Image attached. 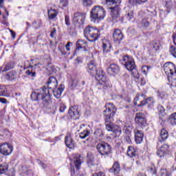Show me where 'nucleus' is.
I'll return each instance as SVG.
<instances>
[{
    "mask_svg": "<svg viewBox=\"0 0 176 176\" xmlns=\"http://www.w3.org/2000/svg\"><path fill=\"white\" fill-rule=\"evenodd\" d=\"M112 45H111V42L107 39L102 40V49L103 52H109Z\"/></svg>",
    "mask_w": 176,
    "mask_h": 176,
    "instance_id": "nucleus-29",
    "label": "nucleus"
},
{
    "mask_svg": "<svg viewBox=\"0 0 176 176\" xmlns=\"http://www.w3.org/2000/svg\"><path fill=\"white\" fill-rule=\"evenodd\" d=\"M57 85H58L57 79L54 76H51L47 82L48 89H50L51 90L52 89H56V87H57Z\"/></svg>",
    "mask_w": 176,
    "mask_h": 176,
    "instance_id": "nucleus-20",
    "label": "nucleus"
},
{
    "mask_svg": "<svg viewBox=\"0 0 176 176\" xmlns=\"http://www.w3.org/2000/svg\"><path fill=\"white\" fill-rule=\"evenodd\" d=\"M162 44H160V41L155 40L150 43L148 52L151 56H155V54H156V52L160 50Z\"/></svg>",
    "mask_w": 176,
    "mask_h": 176,
    "instance_id": "nucleus-11",
    "label": "nucleus"
},
{
    "mask_svg": "<svg viewBox=\"0 0 176 176\" xmlns=\"http://www.w3.org/2000/svg\"><path fill=\"white\" fill-rule=\"evenodd\" d=\"M84 36L89 42H96L100 38V30L96 28L88 26L84 30Z\"/></svg>",
    "mask_w": 176,
    "mask_h": 176,
    "instance_id": "nucleus-5",
    "label": "nucleus"
},
{
    "mask_svg": "<svg viewBox=\"0 0 176 176\" xmlns=\"http://www.w3.org/2000/svg\"><path fill=\"white\" fill-rule=\"evenodd\" d=\"M6 77L8 78V80H12L14 78V75H13V72H9Z\"/></svg>",
    "mask_w": 176,
    "mask_h": 176,
    "instance_id": "nucleus-51",
    "label": "nucleus"
},
{
    "mask_svg": "<svg viewBox=\"0 0 176 176\" xmlns=\"http://www.w3.org/2000/svg\"><path fill=\"white\" fill-rule=\"evenodd\" d=\"M168 138V132L166 129H162L160 133V137H159L160 142H163V141L167 140Z\"/></svg>",
    "mask_w": 176,
    "mask_h": 176,
    "instance_id": "nucleus-26",
    "label": "nucleus"
},
{
    "mask_svg": "<svg viewBox=\"0 0 176 176\" xmlns=\"http://www.w3.org/2000/svg\"><path fill=\"white\" fill-rule=\"evenodd\" d=\"M8 164L4 163L2 164H0V175L1 174H5L8 171Z\"/></svg>",
    "mask_w": 176,
    "mask_h": 176,
    "instance_id": "nucleus-39",
    "label": "nucleus"
},
{
    "mask_svg": "<svg viewBox=\"0 0 176 176\" xmlns=\"http://www.w3.org/2000/svg\"><path fill=\"white\" fill-rule=\"evenodd\" d=\"M56 16H57V10H53V9H50L48 10L49 19H50L51 20H53V19H56Z\"/></svg>",
    "mask_w": 176,
    "mask_h": 176,
    "instance_id": "nucleus-36",
    "label": "nucleus"
},
{
    "mask_svg": "<svg viewBox=\"0 0 176 176\" xmlns=\"http://www.w3.org/2000/svg\"><path fill=\"white\" fill-rule=\"evenodd\" d=\"M126 154L129 157H135L137 156V151L134 147L129 146Z\"/></svg>",
    "mask_w": 176,
    "mask_h": 176,
    "instance_id": "nucleus-30",
    "label": "nucleus"
},
{
    "mask_svg": "<svg viewBox=\"0 0 176 176\" xmlns=\"http://www.w3.org/2000/svg\"><path fill=\"white\" fill-rule=\"evenodd\" d=\"M83 46H87V42H86L85 40H78L76 42V50L82 49Z\"/></svg>",
    "mask_w": 176,
    "mask_h": 176,
    "instance_id": "nucleus-32",
    "label": "nucleus"
},
{
    "mask_svg": "<svg viewBox=\"0 0 176 176\" xmlns=\"http://www.w3.org/2000/svg\"><path fill=\"white\" fill-rule=\"evenodd\" d=\"M106 109L103 111L104 119L105 122L106 130L107 131H112L113 135L115 138L120 137L122 134V128L118 125H114L112 124L116 115V106L113 103H107L105 104Z\"/></svg>",
    "mask_w": 176,
    "mask_h": 176,
    "instance_id": "nucleus-1",
    "label": "nucleus"
},
{
    "mask_svg": "<svg viewBox=\"0 0 176 176\" xmlns=\"http://www.w3.org/2000/svg\"><path fill=\"white\" fill-rule=\"evenodd\" d=\"M10 33H11V35H12V38H15L16 32H14L13 30H10Z\"/></svg>",
    "mask_w": 176,
    "mask_h": 176,
    "instance_id": "nucleus-61",
    "label": "nucleus"
},
{
    "mask_svg": "<svg viewBox=\"0 0 176 176\" xmlns=\"http://www.w3.org/2000/svg\"><path fill=\"white\" fill-rule=\"evenodd\" d=\"M124 130L125 133L124 139L126 142L128 144H131V131H130V129L126 126H124Z\"/></svg>",
    "mask_w": 176,
    "mask_h": 176,
    "instance_id": "nucleus-24",
    "label": "nucleus"
},
{
    "mask_svg": "<svg viewBox=\"0 0 176 176\" xmlns=\"http://www.w3.org/2000/svg\"><path fill=\"white\" fill-rule=\"evenodd\" d=\"M81 164H82V162L80 161V155H76V157L74 160V165H75V167L77 168V170H79V167H80Z\"/></svg>",
    "mask_w": 176,
    "mask_h": 176,
    "instance_id": "nucleus-35",
    "label": "nucleus"
},
{
    "mask_svg": "<svg viewBox=\"0 0 176 176\" xmlns=\"http://www.w3.org/2000/svg\"><path fill=\"white\" fill-rule=\"evenodd\" d=\"M59 6L60 8L68 6V0H60Z\"/></svg>",
    "mask_w": 176,
    "mask_h": 176,
    "instance_id": "nucleus-45",
    "label": "nucleus"
},
{
    "mask_svg": "<svg viewBox=\"0 0 176 176\" xmlns=\"http://www.w3.org/2000/svg\"><path fill=\"white\" fill-rule=\"evenodd\" d=\"M96 149L101 156H109L112 153V147L104 142L98 143L96 145Z\"/></svg>",
    "mask_w": 176,
    "mask_h": 176,
    "instance_id": "nucleus-7",
    "label": "nucleus"
},
{
    "mask_svg": "<svg viewBox=\"0 0 176 176\" xmlns=\"http://www.w3.org/2000/svg\"><path fill=\"white\" fill-rule=\"evenodd\" d=\"M120 72V67L116 64H111L110 66L107 68V73L109 75L115 76Z\"/></svg>",
    "mask_w": 176,
    "mask_h": 176,
    "instance_id": "nucleus-16",
    "label": "nucleus"
},
{
    "mask_svg": "<svg viewBox=\"0 0 176 176\" xmlns=\"http://www.w3.org/2000/svg\"><path fill=\"white\" fill-rule=\"evenodd\" d=\"M65 144L67 148H69V149H72L74 146V140H72V138H71L69 135L66 136L65 138Z\"/></svg>",
    "mask_w": 176,
    "mask_h": 176,
    "instance_id": "nucleus-27",
    "label": "nucleus"
},
{
    "mask_svg": "<svg viewBox=\"0 0 176 176\" xmlns=\"http://www.w3.org/2000/svg\"><path fill=\"white\" fill-rule=\"evenodd\" d=\"M56 108H59V112L63 113L67 109V106L61 102V100H58L56 102Z\"/></svg>",
    "mask_w": 176,
    "mask_h": 176,
    "instance_id": "nucleus-31",
    "label": "nucleus"
},
{
    "mask_svg": "<svg viewBox=\"0 0 176 176\" xmlns=\"http://www.w3.org/2000/svg\"><path fill=\"white\" fill-rule=\"evenodd\" d=\"M120 61L128 71L131 72L135 69V62L133 57L129 56V55H125L122 57V59L120 60Z\"/></svg>",
    "mask_w": 176,
    "mask_h": 176,
    "instance_id": "nucleus-8",
    "label": "nucleus"
},
{
    "mask_svg": "<svg viewBox=\"0 0 176 176\" xmlns=\"http://www.w3.org/2000/svg\"><path fill=\"white\" fill-rule=\"evenodd\" d=\"M169 51L170 54H172V56H173V57L176 58V47L174 45H171L170 47Z\"/></svg>",
    "mask_w": 176,
    "mask_h": 176,
    "instance_id": "nucleus-42",
    "label": "nucleus"
},
{
    "mask_svg": "<svg viewBox=\"0 0 176 176\" xmlns=\"http://www.w3.org/2000/svg\"><path fill=\"white\" fill-rule=\"evenodd\" d=\"M8 89L3 85H0V96L8 97Z\"/></svg>",
    "mask_w": 176,
    "mask_h": 176,
    "instance_id": "nucleus-38",
    "label": "nucleus"
},
{
    "mask_svg": "<svg viewBox=\"0 0 176 176\" xmlns=\"http://www.w3.org/2000/svg\"><path fill=\"white\" fill-rule=\"evenodd\" d=\"M71 45H72V43H71V42H68L66 44L65 47H66V50H67V52H69V50H70L69 46H71Z\"/></svg>",
    "mask_w": 176,
    "mask_h": 176,
    "instance_id": "nucleus-56",
    "label": "nucleus"
},
{
    "mask_svg": "<svg viewBox=\"0 0 176 176\" xmlns=\"http://www.w3.org/2000/svg\"><path fill=\"white\" fill-rule=\"evenodd\" d=\"M94 135L98 140H102V137H104V133H102V130L101 129H96L94 133Z\"/></svg>",
    "mask_w": 176,
    "mask_h": 176,
    "instance_id": "nucleus-37",
    "label": "nucleus"
},
{
    "mask_svg": "<svg viewBox=\"0 0 176 176\" xmlns=\"http://www.w3.org/2000/svg\"><path fill=\"white\" fill-rule=\"evenodd\" d=\"M135 134V141L136 144H141L144 140V132L141 130L135 129L134 130Z\"/></svg>",
    "mask_w": 176,
    "mask_h": 176,
    "instance_id": "nucleus-18",
    "label": "nucleus"
},
{
    "mask_svg": "<svg viewBox=\"0 0 176 176\" xmlns=\"http://www.w3.org/2000/svg\"><path fill=\"white\" fill-rule=\"evenodd\" d=\"M110 173H112L113 174H115L116 175L119 174L120 173V164L119 162H116L112 168L109 169Z\"/></svg>",
    "mask_w": 176,
    "mask_h": 176,
    "instance_id": "nucleus-23",
    "label": "nucleus"
},
{
    "mask_svg": "<svg viewBox=\"0 0 176 176\" xmlns=\"http://www.w3.org/2000/svg\"><path fill=\"white\" fill-rule=\"evenodd\" d=\"M164 69L169 83H171L173 87H176V70L174 64L170 62L165 63Z\"/></svg>",
    "mask_w": 176,
    "mask_h": 176,
    "instance_id": "nucleus-4",
    "label": "nucleus"
},
{
    "mask_svg": "<svg viewBox=\"0 0 176 176\" xmlns=\"http://www.w3.org/2000/svg\"><path fill=\"white\" fill-rule=\"evenodd\" d=\"M41 65H42V63L39 62L35 63L34 65L30 63L27 67L28 70L25 72V74L28 75V76L35 78V76H36V68H41Z\"/></svg>",
    "mask_w": 176,
    "mask_h": 176,
    "instance_id": "nucleus-10",
    "label": "nucleus"
},
{
    "mask_svg": "<svg viewBox=\"0 0 176 176\" xmlns=\"http://www.w3.org/2000/svg\"><path fill=\"white\" fill-rule=\"evenodd\" d=\"M90 135V131L85 130L82 132L80 133V138L81 140H85V138H87Z\"/></svg>",
    "mask_w": 176,
    "mask_h": 176,
    "instance_id": "nucleus-41",
    "label": "nucleus"
},
{
    "mask_svg": "<svg viewBox=\"0 0 176 176\" xmlns=\"http://www.w3.org/2000/svg\"><path fill=\"white\" fill-rule=\"evenodd\" d=\"M68 113L70 118L74 120H77V119L80 118V113H79V111H78V107H71L68 111Z\"/></svg>",
    "mask_w": 176,
    "mask_h": 176,
    "instance_id": "nucleus-15",
    "label": "nucleus"
},
{
    "mask_svg": "<svg viewBox=\"0 0 176 176\" xmlns=\"http://www.w3.org/2000/svg\"><path fill=\"white\" fill-rule=\"evenodd\" d=\"M163 3L164 7L167 9V12H169L173 8V1L171 0H164Z\"/></svg>",
    "mask_w": 176,
    "mask_h": 176,
    "instance_id": "nucleus-33",
    "label": "nucleus"
},
{
    "mask_svg": "<svg viewBox=\"0 0 176 176\" xmlns=\"http://www.w3.org/2000/svg\"><path fill=\"white\" fill-rule=\"evenodd\" d=\"M148 101H151V98L148 99H143V100L140 101V104H138V107H143V105L148 104Z\"/></svg>",
    "mask_w": 176,
    "mask_h": 176,
    "instance_id": "nucleus-47",
    "label": "nucleus"
},
{
    "mask_svg": "<svg viewBox=\"0 0 176 176\" xmlns=\"http://www.w3.org/2000/svg\"><path fill=\"white\" fill-rule=\"evenodd\" d=\"M73 89H75V87H76V86H78V80H74L72 82V85H71Z\"/></svg>",
    "mask_w": 176,
    "mask_h": 176,
    "instance_id": "nucleus-52",
    "label": "nucleus"
},
{
    "mask_svg": "<svg viewBox=\"0 0 176 176\" xmlns=\"http://www.w3.org/2000/svg\"><path fill=\"white\" fill-rule=\"evenodd\" d=\"M173 43L176 46V34L173 36Z\"/></svg>",
    "mask_w": 176,
    "mask_h": 176,
    "instance_id": "nucleus-62",
    "label": "nucleus"
},
{
    "mask_svg": "<svg viewBox=\"0 0 176 176\" xmlns=\"http://www.w3.org/2000/svg\"><path fill=\"white\" fill-rule=\"evenodd\" d=\"M83 6H91L93 5V0H82Z\"/></svg>",
    "mask_w": 176,
    "mask_h": 176,
    "instance_id": "nucleus-43",
    "label": "nucleus"
},
{
    "mask_svg": "<svg viewBox=\"0 0 176 176\" xmlns=\"http://www.w3.org/2000/svg\"><path fill=\"white\" fill-rule=\"evenodd\" d=\"M160 175L161 176H171L170 173H168V171H167L166 169H162L160 171Z\"/></svg>",
    "mask_w": 176,
    "mask_h": 176,
    "instance_id": "nucleus-46",
    "label": "nucleus"
},
{
    "mask_svg": "<svg viewBox=\"0 0 176 176\" xmlns=\"http://www.w3.org/2000/svg\"><path fill=\"white\" fill-rule=\"evenodd\" d=\"M142 27H144V28H148L149 27V21L146 19H143L142 21Z\"/></svg>",
    "mask_w": 176,
    "mask_h": 176,
    "instance_id": "nucleus-48",
    "label": "nucleus"
},
{
    "mask_svg": "<svg viewBox=\"0 0 176 176\" xmlns=\"http://www.w3.org/2000/svg\"><path fill=\"white\" fill-rule=\"evenodd\" d=\"M109 9L111 10L113 21L118 22L119 20L121 21L122 18H120V10L119 7H110Z\"/></svg>",
    "mask_w": 176,
    "mask_h": 176,
    "instance_id": "nucleus-14",
    "label": "nucleus"
},
{
    "mask_svg": "<svg viewBox=\"0 0 176 176\" xmlns=\"http://www.w3.org/2000/svg\"><path fill=\"white\" fill-rule=\"evenodd\" d=\"M149 69H151V67H148V66L142 67V72L144 75H147L148 72H149Z\"/></svg>",
    "mask_w": 176,
    "mask_h": 176,
    "instance_id": "nucleus-44",
    "label": "nucleus"
},
{
    "mask_svg": "<svg viewBox=\"0 0 176 176\" xmlns=\"http://www.w3.org/2000/svg\"><path fill=\"white\" fill-rule=\"evenodd\" d=\"M71 175L72 176H76V175H75V169H72Z\"/></svg>",
    "mask_w": 176,
    "mask_h": 176,
    "instance_id": "nucleus-64",
    "label": "nucleus"
},
{
    "mask_svg": "<svg viewBox=\"0 0 176 176\" xmlns=\"http://www.w3.org/2000/svg\"><path fill=\"white\" fill-rule=\"evenodd\" d=\"M105 17V10L104 8L96 6L94 7L91 10V21L96 23L102 20Z\"/></svg>",
    "mask_w": 176,
    "mask_h": 176,
    "instance_id": "nucleus-6",
    "label": "nucleus"
},
{
    "mask_svg": "<svg viewBox=\"0 0 176 176\" xmlns=\"http://www.w3.org/2000/svg\"><path fill=\"white\" fill-rule=\"evenodd\" d=\"M12 68V65L10 63H8L5 67L4 69L2 70V72H6V71H9Z\"/></svg>",
    "mask_w": 176,
    "mask_h": 176,
    "instance_id": "nucleus-50",
    "label": "nucleus"
},
{
    "mask_svg": "<svg viewBox=\"0 0 176 176\" xmlns=\"http://www.w3.org/2000/svg\"><path fill=\"white\" fill-rule=\"evenodd\" d=\"M88 72L91 74V75L95 76L96 80H98L100 85H102L103 87H109L111 85L108 80H107V76H105V72L102 70H97V66L96 65L94 61L91 60L88 63Z\"/></svg>",
    "mask_w": 176,
    "mask_h": 176,
    "instance_id": "nucleus-2",
    "label": "nucleus"
},
{
    "mask_svg": "<svg viewBox=\"0 0 176 176\" xmlns=\"http://www.w3.org/2000/svg\"><path fill=\"white\" fill-rule=\"evenodd\" d=\"M56 32H57V30H56V28H52V31H51L50 33V36L51 38H54V36H56Z\"/></svg>",
    "mask_w": 176,
    "mask_h": 176,
    "instance_id": "nucleus-53",
    "label": "nucleus"
},
{
    "mask_svg": "<svg viewBox=\"0 0 176 176\" xmlns=\"http://www.w3.org/2000/svg\"><path fill=\"white\" fill-rule=\"evenodd\" d=\"M157 94L162 100H167V94L162 89H159L157 91Z\"/></svg>",
    "mask_w": 176,
    "mask_h": 176,
    "instance_id": "nucleus-40",
    "label": "nucleus"
},
{
    "mask_svg": "<svg viewBox=\"0 0 176 176\" xmlns=\"http://www.w3.org/2000/svg\"><path fill=\"white\" fill-rule=\"evenodd\" d=\"M65 87L63 85H60L59 88L55 87L54 89H52L53 94L56 98H60L61 97V93L64 91Z\"/></svg>",
    "mask_w": 176,
    "mask_h": 176,
    "instance_id": "nucleus-21",
    "label": "nucleus"
},
{
    "mask_svg": "<svg viewBox=\"0 0 176 176\" xmlns=\"http://www.w3.org/2000/svg\"><path fill=\"white\" fill-rule=\"evenodd\" d=\"M168 149H170V146L168 144L162 145L157 151V156L159 157H163L166 153H168Z\"/></svg>",
    "mask_w": 176,
    "mask_h": 176,
    "instance_id": "nucleus-19",
    "label": "nucleus"
},
{
    "mask_svg": "<svg viewBox=\"0 0 176 176\" xmlns=\"http://www.w3.org/2000/svg\"><path fill=\"white\" fill-rule=\"evenodd\" d=\"M93 176H105V175L102 172H99L94 174Z\"/></svg>",
    "mask_w": 176,
    "mask_h": 176,
    "instance_id": "nucleus-58",
    "label": "nucleus"
},
{
    "mask_svg": "<svg viewBox=\"0 0 176 176\" xmlns=\"http://www.w3.org/2000/svg\"><path fill=\"white\" fill-rule=\"evenodd\" d=\"M31 98L32 101H38V100L42 99L43 104L45 108H50V104H52V98L50 97V93L49 89L43 87L34 91L31 94Z\"/></svg>",
    "mask_w": 176,
    "mask_h": 176,
    "instance_id": "nucleus-3",
    "label": "nucleus"
},
{
    "mask_svg": "<svg viewBox=\"0 0 176 176\" xmlns=\"http://www.w3.org/2000/svg\"><path fill=\"white\" fill-rule=\"evenodd\" d=\"M157 109L159 112H160L162 115L164 114V112H166V109H164V107L162 105H158Z\"/></svg>",
    "mask_w": 176,
    "mask_h": 176,
    "instance_id": "nucleus-49",
    "label": "nucleus"
},
{
    "mask_svg": "<svg viewBox=\"0 0 176 176\" xmlns=\"http://www.w3.org/2000/svg\"><path fill=\"white\" fill-rule=\"evenodd\" d=\"M12 152H13V146H12V144L4 143L1 145L0 153L4 155V156H9Z\"/></svg>",
    "mask_w": 176,
    "mask_h": 176,
    "instance_id": "nucleus-12",
    "label": "nucleus"
},
{
    "mask_svg": "<svg viewBox=\"0 0 176 176\" xmlns=\"http://www.w3.org/2000/svg\"><path fill=\"white\" fill-rule=\"evenodd\" d=\"M148 2V0H128V3L131 6H138V5H142Z\"/></svg>",
    "mask_w": 176,
    "mask_h": 176,
    "instance_id": "nucleus-28",
    "label": "nucleus"
},
{
    "mask_svg": "<svg viewBox=\"0 0 176 176\" xmlns=\"http://www.w3.org/2000/svg\"><path fill=\"white\" fill-rule=\"evenodd\" d=\"M65 24L66 25H69L71 24V22H69V16H65Z\"/></svg>",
    "mask_w": 176,
    "mask_h": 176,
    "instance_id": "nucleus-55",
    "label": "nucleus"
},
{
    "mask_svg": "<svg viewBox=\"0 0 176 176\" xmlns=\"http://www.w3.org/2000/svg\"><path fill=\"white\" fill-rule=\"evenodd\" d=\"M123 33L119 29H116L113 33V41L116 42V43H120V41L123 40Z\"/></svg>",
    "mask_w": 176,
    "mask_h": 176,
    "instance_id": "nucleus-17",
    "label": "nucleus"
},
{
    "mask_svg": "<svg viewBox=\"0 0 176 176\" xmlns=\"http://www.w3.org/2000/svg\"><path fill=\"white\" fill-rule=\"evenodd\" d=\"M82 63V59H80V57H77L75 60V64H80Z\"/></svg>",
    "mask_w": 176,
    "mask_h": 176,
    "instance_id": "nucleus-57",
    "label": "nucleus"
},
{
    "mask_svg": "<svg viewBox=\"0 0 176 176\" xmlns=\"http://www.w3.org/2000/svg\"><path fill=\"white\" fill-rule=\"evenodd\" d=\"M168 120L172 126H175V124H176V113H173V114L169 116Z\"/></svg>",
    "mask_w": 176,
    "mask_h": 176,
    "instance_id": "nucleus-34",
    "label": "nucleus"
},
{
    "mask_svg": "<svg viewBox=\"0 0 176 176\" xmlns=\"http://www.w3.org/2000/svg\"><path fill=\"white\" fill-rule=\"evenodd\" d=\"M135 121L141 127L146 126V119L145 118V114H144V113H137Z\"/></svg>",
    "mask_w": 176,
    "mask_h": 176,
    "instance_id": "nucleus-13",
    "label": "nucleus"
},
{
    "mask_svg": "<svg viewBox=\"0 0 176 176\" xmlns=\"http://www.w3.org/2000/svg\"><path fill=\"white\" fill-rule=\"evenodd\" d=\"M120 2L119 0H104L102 3L110 6V8H119L118 3H120Z\"/></svg>",
    "mask_w": 176,
    "mask_h": 176,
    "instance_id": "nucleus-25",
    "label": "nucleus"
},
{
    "mask_svg": "<svg viewBox=\"0 0 176 176\" xmlns=\"http://www.w3.org/2000/svg\"><path fill=\"white\" fill-rule=\"evenodd\" d=\"M6 99L3 98H0V102H2V104H6Z\"/></svg>",
    "mask_w": 176,
    "mask_h": 176,
    "instance_id": "nucleus-60",
    "label": "nucleus"
},
{
    "mask_svg": "<svg viewBox=\"0 0 176 176\" xmlns=\"http://www.w3.org/2000/svg\"><path fill=\"white\" fill-rule=\"evenodd\" d=\"M87 165L89 166V167H93V166H94V162H93V161H88L87 162Z\"/></svg>",
    "mask_w": 176,
    "mask_h": 176,
    "instance_id": "nucleus-59",
    "label": "nucleus"
},
{
    "mask_svg": "<svg viewBox=\"0 0 176 176\" xmlns=\"http://www.w3.org/2000/svg\"><path fill=\"white\" fill-rule=\"evenodd\" d=\"M86 19V14L85 13H80L77 12L75 13L73 16L72 23L75 25V27H80L85 23V20Z\"/></svg>",
    "mask_w": 176,
    "mask_h": 176,
    "instance_id": "nucleus-9",
    "label": "nucleus"
},
{
    "mask_svg": "<svg viewBox=\"0 0 176 176\" xmlns=\"http://www.w3.org/2000/svg\"><path fill=\"white\" fill-rule=\"evenodd\" d=\"M3 2L5 0H0V8H3Z\"/></svg>",
    "mask_w": 176,
    "mask_h": 176,
    "instance_id": "nucleus-63",
    "label": "nucleus"
},
{
    "mask_svg": "<svg viewBox=\"0 0 176 176\" xmlns=\"http://www.w3.org/2000/svg\"><path fill=\"white\" fill-rule=\"evenodd\" d=\"M133 19H134V12L130 11L125 14L124 16L121 17V23H123L124 21L127 23V21H130V20H133Z\"/></svg>",
    "mask_w": 176,
    "mask_h": 176,
    "instance_id": "nucleus-22",
    "label": "nucleus"
},
{
    "mask_svg": "<svg viewBox=\"0 0 176 176\" xmlns=\"http://www.w3.org/2000/svg\"><path fill=\"white\" fill-rule=\"evenodd\" d=\"M141 98L145 99V95L144 94H141L140 95H137L135 99L141 100Z\"/></svg>",
    "mask_w": 176,
    "mask_h": 176,
    "instance_id": "nucleus-54",
    "label": "nucleus"
}]
</instances>
